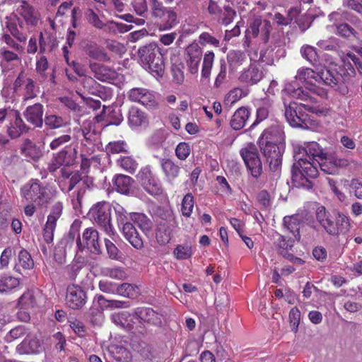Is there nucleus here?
Masks as SVG:
<instances>
[{
  "mask_svg": "<svg viewBox=\"0 0 362 362\" xmlns=\"http://www.w3.org/2000/svg\"><path fill=\"white\" fill-rule=\"evenodd\" d=\"M317 72L310 68H300L297 71L296 78L305 83L306 90L298 86L296 81L288 83L285 85L284 90L291 97L303 101L315 103L316 99L311 96L310 92L317 95L323 96L326 94L322 88L317 87L312 81V79L317 82Z\"/></svg>",
  "mask_w": 362,
  "mask_h": 362,
  "instance_id": "nucleus-1",
  "label": "nucleus"
},
{
  "mask_svg": "<svg viewBox=\"0 0 362 362\" xmlns=\"http://www.w3.org/2000/svg\"><path fill=\"white\" fill-rule=\"evenodd\" d=\"M296 163L291 169L292 182L296 187L310 189L313 186V180L317 177L318 161L310 160L296 153Z\"/></svg>",
  "mask_w": 362,
  "mask_h": 362,
  "instance_id": "nucleus-2",
  "label": "nucleus"
},
{
  "mask_svg": "<svg viewBox=\"0 0 362 362\" xmlns=\"http://www.w3.org/2000/svg\"><path fill=\"white\" fill-rule=\"evenodd\" d=\"M315 215L317 223L332 237L337 238L341 234H346L350 230V220L342 213L338 212L334 217L324 206H319Z\"/></svg>",
  "mask_w": 362,
  "mask_h": 362,
  "instance_id": "nucleus-3",
  "label": "nucleus"
},
{
  "mask_svg": "<svg viewBox=\"0 0 362 362\" xmlns=\"http://www.w3.org/2000/svg\"><path fill=\"white\" fill-rule=\"evenodd\" d=\"M138 56L145 69L154 76H163L165 71V63L160 48L157 44L151 42L138 49Z\"/></svg>",
  "mask_w": 362,
  "mask_h": 362,
  "instance_id": "nucleus-4",
  "label": "nucleus"
},
{
  "mask_svg": "<svg viewBox=\"0 0 362 362\" xmlns=\"http://www.w3.org/2000/svg\"><path fill=\"white\" fill-rule=\"evenodd\" d=\"M115 218L125 239L136 250H141L144 245L141 235L131 222L130 214L120 204L113 205Z\"/></svg>",
  "mask_w": 362,
  "mask_h": 362,
  "instance_id": "nucleus-5",
  "label": "nucleus"
},
{
  "mask_svg": "<svg viewBox=\"0 0 362 362\" xmlns=\"http://www.w3.org/2000/svg\"><path fill=\"white\" fill-rule=\"evenodd\" d=\"M20 194L27 202L35 203L37 206L47 205L53 197L51 187L38 179H31L23 185Z\"/></svg>",
  "mask_w": 362,
  "mask_h": 362,
  "instance_id": "nucleus-6",
  "label": "nucleus"
},
{
  "mask_svg": "<svg viewBox=\"0 0 362 362\" xmlns=\"http://www.w3.org/2000/svg\"><path fill=\"white\" fill-rule=\"evenodd\" d=\"M284 106L286 119L293 127L308 129L312 124L313 120L304 110L310 112L318 113L315 107L308 104L298 105L296 103H290L288 105L284 104Z\"/></svg>",
  "mask_w": 362,
  "mask_h": 362,
  "instance_id": "nucleus-7",
  "label": "nucleus"
},
{
  "mask_svg": "<svg viewBox=\"0 0 362 362\" xmlns=\"http://www.w3.org/2000/svg\"><path fill=\"white\" fill-rule=\"evenodd\" d=\"M111 204L105 201L95 204L89 210L90 220L107 235H115V230L112 224Z\"/></svg>",
  "mask_w": 362,
  "mask_h": 362,
  "instance_id": "nucleus-8",
  "label": "nucleus"
},
{
  "mask_svg": "<svg viewBox=\"0 0 362 362\" xmlns=\"http://www.w3.org/2000/svg\"><path fill=\"white\" fill-rule=\"evenodd\" d=\"M247 172L255 179H258L263 173V167L257 147L252 143L247 144L240 151Z\"/></svg>",
  "mask_w": 362,
  "mask_h": 362,
  "instance_id": "nucleus-9",
  "label": "nucleus"
},
{
  "mask_svg": "<svg viewBox=\"0 0 362 362\" xmlns=\"http://www.w3.org/2000/svg\"><path fill=\"white\" fill-rule=\"evenodd\" d=\"M78 156L77 148L75 147L64 148L57 153H54L47 170L54 177L61 167H71L76 163Z\"/></svg>",
  "mask_w": 362,
  "mask_h": 362,
  "instance_id": "nucleus-10",
  "label": "nucleus"
},
{
  "mask_svg": "<svg viewBox=\"0 0 362 362\" xmlns=\"http://www.w3.org/2000/svg\"><path fill=\"white\" fill-rule=\"evenodd\" d=\"M346 70L338 64H329L328 66L317 71V83L332 88H337L344 83Z\"/></svg>",
  "mask_w": 362,
  "mask_h": 362,
  "instance_id": "nucleus-11",
  "label": "nucleus"
},
{
  "mask_svg": "<svg viewBox=\"0 0 362 362\" xmlns=\"http://www.w3.org/2000/svg\"><path fill=\"white\" fill-rule=\"evenodd\" d=\"M259 147L266 159V162L269 165L270 170L274 173H280L285 145L274 146L267 144H259Z\"/></svg>",
  "mask_w": 362,
  "mask_h": 362,
  "instance_id": "nucleus-12",
  "label": "nucleus"
},
{
  "mask_svg": "<svg viewBox=\"0 0 362 362\" xmlns=\"http://www.w3.org/2000/svg\"><path fill=\"white\" fill-rule=\"evenodd\" d=\"M136 179L144 189L149 194L156 196L162 194L161 184L149 166L142 168L139 171Z\"/></svg>",
  "mask_w": 362,
  "mask_h": 362,
  "instance_id": "nucleus-13",
  "label": "nucleus"
},
{
  "mask_svg": "<svg viewBox=\"0 0 362 362\" xmlns=\"http://www.w3.org/2000/svg\"><path fill=\"white\" fill-rule=\"evenodd\" d=\"M76 245L78 250L83 251L87 249L91 253L99 255L102 252L101 246L99 242V233L93 227L84 230L82 238L78 237Z\"/></svg>",
  "mask_w": 362,
  "mask_h": 362,
  "instance_id": "nucleus-14",
  "label": "nucleus"
},
{
  "mask_svg": "<svg viewBox=\"0 0 362 362\" xmlns=\"http://www.w3.org/2000/svg\"><path fill=\"white\" fill-rule=\"evenodd\" d=\"M272 29L271 23L269 21L262 19L259 17H255L250 22V25L245 31L246 40H250L257 37L260 33L264 42L269 40L270 31Z\"/></svg>",
  "mask_w": 362,
  "mask_h": 362,
  "instance_id": "nucleus-15",
  "label": "nucleus"
},
{
  "mask_svg": "<svg viewBox=\"0 0 362 362\" xmlns=\"http://www.w3.org/2000/svg\"><path fill=\"white\" fill-rule=\"evenodd\" d=\"M87 300L86 292L78 285L71 284L67 286L66 294V304L74 310H78L83 307Z\"/></svg>",
  "mask_w": 362,
  "mask_h": 362,
  "instance_id": "nucleus-16",
  "label": "nucleus"
},
{
  "mask_svg": "<svg viewBox=\"0 0 362 362\" xmlns=\"http://www.w3.org/2000/svg\"><path fill=\"white\" fill-rule=\"evenodd\" d=\"M88 67L95 79L102 82H110L117 78V73L112 67L104 64L90 61Z\"/></svg>",
  "mask_w": 362,
  "mask_h": 362,
  "instance_id": "nucleus-17",
  "label": "nucleus"
},
{
  "mask_svg": "<svg viewBox=\"0 0 362 362\" xmlns=\"http://www.w3.org/2000/svg\"><path fill=\"white\" fill-rule=\"evenodd\" d=\"M259 144L280 146L285 145V134L281 127L273 125L266 129L262 134Z\"/></svg>",
  "mask_w": 362,
  "mask_h": 362,
  "instance_id": "nucleus-18",
  "label": "nucleus"
},
{
  "mask_svg": "<svg viewBox=\"0 0 362 362\" xmlns=\"http://www.w3.org/2000/svg\"><path fill=\"white\" fill-rule=\"evenodd\" d=\"M22 52L0 48V66L3 74H7L18 64H21L19 54Z\"/></svg>",
  "mask_w": 362,
  "mask_h": 362,
  "instance_id": "nucleus-19",
  "label": "nucleus"
},
{
  "mask_svg": "<svg viewBox=\"0 0 362 362\" xmlns=\"http://www.w3.org/2000/svg\"><path fill=\"white\" fill-rule=\"evenodd\" d=\"M186 63L189 71L194 74L197 73L202 57V49L197 43H192L185 49Z\"/></svg>",
  "mask_w": 362,
  "mask_h": 362,
  "instance_id": "nucleus-20",
  "label": "nucleus"
},
{
  "mask_svg": "<svg viewBox=\"0 0 362 362\" xmlns=\"http://www.w3.org/2000/svg\"><path fill=\"white\" fill-rule=\"evenodd\" d=\"M76 81V92L83 100H86V94L97 95L100 84L94 78L88 76Z\"/></svg>",
  "mask_w": 362,
  "mask_h": 362,
  "instance_id": "nucleus-21",
  "label": "nucleus"
},
{
  "mask_svg": "<svg viewBox=\"0 0 362 362\" xmlns=\"http://www.w3.org/2000/svg\"><path fill=\"white\" fill-rule=\"evenodd\" d=\"M303 225L298 215L286 216L283 219L284 232L291 234V238L297 242L300 240V229Z\"/></svg>",
  "mask_w": 362,
  "mask_h": 362,
  "instance_id": "nucleus-22",
  "label": "nucleus"
},
{
  "mask_svg": "<svg viewBox=\"0 0 362 362\" xmlns=\"http://www.w3.org/2000/svg\"><path fill=\"white\" fill-rule=\"evenodd\" d=\"M44 107L37 103L28 106L23 112L26 120L35 127H42L43 125Z\"/></svg>",
  "mask_w": 362,
  "mask_h": 362,
  "instance_id": "nucleus-23",
  "label": "nucleus"
},
{
  "mask_svg": "<svg viewBox=\"0 0 362 362\" xmlns=\"http://www.w3.org/2000/svg\"><path fill=\"white\" fill-rule=\"evenodd\" d=\"M136 319L140 320L141 325L145 323L152 325L156 327H160L162 325V315L154 311L150 308H143L136 309Z\"/></svg>",
  "mask_w": 362,
  "mask_h": 362,
  "instance_id": "nucleus-24",
  "label": "nucleus"
},
{
  "mask_svg": "<svg viewBox=\"0 0 362 362\" xmlns=\"http://www.w3.org/2000/svg\"><path fill=\"white\" fill-rule=\"evenodd\" d=\"M112 182L117 192L124 195H133L134 194L133 189L134 180L130 176L123 174L115 175L112 179Z\"/></svg>",
  "mask_w": 362,
  "mask_h": 362,
  "instance_id": "nucleus-25",
  "label": "nucleus"
},
{
  "mask_svg": "<svg viewBox=\"0 0 362 362\" xmlns=\"http://www.w3.org/2000/svg\"><path fill=\"white\" fill-rule=\"evenodd\" d=\"M154 17L160 20L156 24L160 31L170 30L178 23L177 13L171 8L161 11Z\"/></svg>",
  "mask_w": 362,
  "mask_h": 362,
  "instance_id": "nucleus-26",
  "label": "nucleus"
},
{
  "mask_svg": "<svg viewBox=\"0 0 362 362\" xmlns=\"http://www.w3.org/2000/svg\"><path fill=\"white\" fill-rule=\"evenodd\" d=\"M160 166L166 181L173 185L180 174L181 167L170 158L160 159Z\"/></svg>",
  "mask_w": 362,
  "mask_h": 362,
  "instance_id": "nucleus-27",
  "label": "nucleus"
},
{
  "mask_svg": "<svg viewBox=\"0 0 362 362\" xmlns=\"http://www.w3.org/2000/svg\"><path fill=\"white\" fill-rule=\"evenodd\" d=\"M83 50L87 56L94 60L99 62L110 61V57L105 49L95 42H87L83 47Z\"/></svg>",
  "mask_w": 362,
  "mask_h": 362,
  "instance_id": "nucleus-28",
  "label": "nucleus"
},
{
  "mask_svg": "<svg viewBox=\"0 0 362 362\" xmlns=\"http://www.w3.org/2000/svg\"><path fill=\"white\" fill-rule=\"evenodd\" d=\"M297 153H300L301 156L314 160L325 158L327 154L317 142L308 144L305 147L299 148Z\"/></svg>",
  "mask_w": 362,
  "mask_h": 362,
  "instance_id": "nucleus-29",
  "label": "nucleus"
},
{
  "mask_svg": "<svg viewBox=\"0 0 362 362\" xmlns=\"http://www.w3.org/2000/svg\"><path fill=\"white\" fill-rule=\"evenodd\" d=\"M262 78L263 72L261 69L255 64H250L247 69L241 72L239 80L249 85H254L260 81Z\"/></svg>",
  "mask_w": 362,
  "mask_h": 362,
  "instance_id": "nucleus-30",
  "label": "nucleus"
},
{
  "mask_svg": "<svg viewBox=\"0 0 362 362\" xmlns=\"http://www.w3.org/2000/svg\"><path fill=\"white\" fill-rule=\"evenodd\" d=\"M40 341L35 337L27 336L23 341L17 346L16 351L21 354H37L40 351Z\"/></svg>",
  "mask_w": 362,
  "mask_h": 362,
  "instance_id": "nucleus-31",
  "label": "nucleus"
},
{
  "mask_svg": "<svg viewBox=\"0 0 362 362\" xmlns=\"http://www.w3.org/2000/svg\"><path fill=\"white\" fill-rule=\"evenodd\" d=\"M18 15L26 22V24L35 26L38 22L37 13L35 8L28 4L27 2L23 1L21 7L17 10Z\"/></svg>",
  "mask_w": 362,
  "mask_h": 362,
  "instance_id": "nucleus-32",
  "label": "nucleus"
},
{
  "mask_svg": "<svg viewBox=\"0 0 362 362\" xmlns=\"http://www.w3.org/2000/svg\"><path fill=\"white\" fill-rule=\"evenodd\" d=\"M250 112L248 108L241 107L233 114L230 121V125L234 130L243 129L250 117Z\"/></svg>",
  "mask_w": 362,
  "mask_h": 362,
  "instance_id": "nucleus-33",
  "label": "nucleus"
},
{
  "mask_svg": "<svg viewBox=\"0 0 362 362\" xmlns=\"http://www.w3.org/2000/svg\"><path fill=\"white\" fill-rule=\"evenodd\" d=\"M130 220L133 225L138 226L143 233L147 234L153 228V222L142 213H130Z\"/></svg>",
  "mask_w": 362,
  "mask_h": 362,
  "instance_id": "nucleus-34",
  "label": "nucleus"
},
{
  "mask_svg": "<svg viewBox=\"0 0 362 362\" xmlns=\"http://www.w3.org/2000/svg\"><path fill=\"white\" fill-rule=\"evenodd\" d=\"M128 122L132 127H140L148 122L146 115L138 107H132L129 111Z\"/></svg>",
  "mask_w": 362,
  "mask_h": 362,
  "instance_id": "nucleus-35",
  "label": "nucleus"
},
{
  "mask_svg": "<svg viewBox=\"0 0 362 362\" xmlns=\"http://www.w3.org/2000/svg\"><path fill=\"white\" fill-rule=\"evenodd\" d=\"M43 122L49 129H57L66 127L68 125V122L65 118L52 113H46Z\"/></svg>",
  "mask_w": 362,
  "mask_h": 362,
  "instance_id": "nucleus-36",
  "label": "nucleus"
},
{
  "mask_svg": "<svg viewBox=\"0 0 362 362\" xmlns=\"http://www.w3.org/2000/svg\"><path fill=\"white\" fill-rule=\"evenodd\" d=\"M34 266V262L30 253L25 249H22L18 255V263L15 265L13 269L20 272V267L24 269H30Z\"/></svg>",
  "mask_w": 362,
  "mask_h": 362,
  "instance_id": "nucleus-37",
  "label": "nucleus"
},
{
  "mask_svg": "<svg viewBox=\"0 0 362 362\" xmlns=\"http://www.w3.org/2000/svg\"><path fill=\"white\" fill-rule=\"evenodd\" d=\"M83 139L81 140V153L86 154H93L95 150V145L94 144V134L90 131H83Z\"/></svg>",
  "mask_w": 362,
  "mask_h": 362,
  "instance_id": "nucleus-38",
  "label": "nucleus"
},
{
  "mask_svg": "<svg viewBox=\"0 0 362 362\" xmlns=\"http://www.w3.org/2000/svg\"><path fill=\"white\" fill-rule=\"evenodd\" d=\"M117 164L130 174H134L139 165L137 161L132 156H121L117 160Z\"/></svg>",
  "mask_w": 362,
  "mask_h": 362,
  "instance_id": "nucleus-39",
  "label": "nucleus"
},
{
  "mask_svg": "<svg viewBox=\"0 0 362 362\" xmlns=\"http://www.w3.org/2000/svg\"><path fill=\"white\" fill-rule=\"evenodd\" d=\"M36 305V298L32 291H25L18 299V306L21 309L29 310Z\"/></svg>",
  "mask_w": 362,
  "mask_h": 362,
  "instance_id": "nucleus-40",
  "label": "nucleus"
},
{
  "mask_svg": "<svg viewBox=\"0 0 362 362\" xmlns=\"http://www.w3.org/2000/svg\"><path fill=\"white\" fill-rule=\"evenodd\" d=\"M20 284L18 278L3 274L0 276V292H8L16 288Z\"/></svg>",
  "mask_w": 362,
  "mask_h": 362,
  "instance_id": "nucleus-41",
  "label": "nucleus"
},
{
  "mask_svg": "<svg viewBox=\"0 0 362 362\" xmlns=\"http://www.w3.org/2000/svg\"><path fill=\"white\" fill-rule=\"evenodd\" d=\"M301 56L311 65H315L319 62V55L315 47L305 45L300 48Z\"/></svg>",
  "mask_w": 362,
  "mask_h": 362,
  "instance_id": "nucleus-42",
  "label": "nucleus"
},
{
  "mask_svg": "<svg viewBox=\"0 0 362 362\" xmlns=\"http://www.w3.org/2000/svg\"><path fill=\"white\" fill-rule=\"evenodd\" d=\"M71 141V136L69 134H62L52 139L49 146L52 151H57L64 148H71L72 147L69 144Z\"/></svg>",
  "mask_w": 362,
  "mask_h": 362,
  "instance_id": "nucleus-43",
  "label": "nucleus"
},
{
  "mask_svg": "<svg viewBox=\"0 0 362 362\" xmlns=\"http://www.w3.org/2000/svg\"><path fill=\"white\" fill-rule=\"evenodd\" d=\"M130 313L127 311L120 312L112 315V322L117 325L121 326L122 328L127 331H132V327L128 323V320H130Z\"/></svg>",
  "mask_w": 362,
  "mask_h": 362,
  "instance_id": "nucleus-44",
  "label": "nucleus"
},
{
  "mask_svg": "<svg viewBox=\"0 0 362 362\" xmlns=\"http://www.w3.org/2000/svg\"><path fill=\"white\" fill-rule=\"evenodd\" d=\"M236 16V11L232 8L230 6H224L221 11L218 14V21L223 25H228L230 24L235 16Z\"/></svg>",
  "mask_w": 362,
  "mask_h": 362,
  "instance_id": "nucleus-45",
  "label": "nucleus"
},
{
  "mask_svg": "<svg viewBox=\"0 0 362 362\" xmlns=\"http://www.w3.org/2000/svg\"><path fill=\"white\" fill-rule=\"evenodd\" d=\"M279 238L276 241V246L279 250V253L287 252L291 250L296 240L291 238V236L288 235H281L278 234Z\"/></svg>",
  "mask_w": 362,
  "mask_h": 362,
  "instance_id": "nucleus-46",
  "label": "nucleus"
},
{
  "mask_svg": "<svg viewBox=\"0 0 362 362\" xmlns=\"http://www.w3.org/2000/svg\"><path fill=\"white\" fill-rule=\"evenodd\" d=\"M84 17L87 23L93 28L98 30L103 29V21L92 8H88L85 11Z\"/></svg>",
  "mask_w": 362,
  "mask_h": 362,
  "instance_id": "nucleus-47",
  "label": "nucleus"
},
{
  "mask_svg": "<svg viewBox=\"0 0 362 362\" xmlns=\"http://www.w3.org/2000/svg\"><path fill=\"white\" fill-rule=\"evenodd\" d=\"M137 289L138 287L136 285L123 283L117 284L116 294L127 298H134L137 293Z\"/></svg>",
  "mask_w": 362,
  "mask_h": 362,
  "instance_id": "nucleus-48",
  "label": "nucleus"
},
{
  "mask_svg": "<svg viewBox=\"0 0 362 362\" xmlns=\"http://www.w3.org/2000/svg\"><path fill=\"white\" fill-rule=\"evenodd\" d=\"M318 166L321 170L329 175H337V167L334 166L333 160H331V156L326 155L325 158L317 160Z\"/></svg>",
  "mask_w": 362,
  "mask_h": 362,
  "instance_id": "nucleus-49",
  "label": "nucleus"
},
{
  "mask_svg": "<svg viewBox=\"0 0 362 362\" xmlns=\"http://www.w3.org/2000/svg\"><path fill=\"white\" fill-rule=\"evenodd\" d=\"M101 273L103 276L117 280H124L127 276L124 269L121 267L103 268L101 271Z\"/></svg>",
  "mask_w": 362,
  "mask_h": 362,
  "instance_id": "nucleus-50",
  "label": "nucleus"
},
{
  "mask_svg": "<svg viewBox=\"0 0 362 362\" xmlns=\"http://www.w3.org/2000/svg\"><path fill=\"white\" fill-rule=\"evenodd\" d=\"M337 34L346 39H350L351 37H358V33L348 23L337 25Z\"/></svg>",
  "mask_w": 362,
  "mask_h": 362,
  "instance_id": "nucleus-51",
  "label": "nucleus"
},
{
  "mask_svg": "<svg viewBox=\"0 0 362 362\" xmlns=\"http://www.w3.org/2000/svg\"><path fill=\"white\" fill-rule=\"evenodd\" d=\"M127 144L124 141H116L108 143L105 146L107 155L127 152Z\"/></svg>",
  "mask_w": 362,
  "mask_h": 362,
  "instance_id": "nucleus-52",
  "label": "nucleus"
},
{
  "mask_svg": "<svg viewBox=\"0 0 362 362\" xmlns=\"http://www.w3.org/2000/svg\"><path fill=\"white\" fill-rule=\"evenodd\" d=\"M1 40L4 42L6 45L2 46L1 48H6L8 50L23 52L24 47L19 43H18L14 38H13L8 34H4L1 37Z\"/></svg>",
  "mask_w": 362,
  "mask_h": 362,
  "instance_id": "nucleus-53",
  "label": "nucleus"
},
{
  "mask_svg": "<svg viewBox=\"0 0 362 362\" xmlns=\"http://www.w3.org/2000/svg\"><path fill=\"white\" fill-rule=\"evenodd\" d=\"M214 60V53L208 52L204 56L202 76L204 78H208L210 75L211 70Z\"/></svg>",
  "mask_w": 362,
  "mask_h": 362,
  "instance_id": "nucleus-54",
  "label": "nucleus"
},
{
  "mask_svg": "<svg viewBox=\"0 0 362 362\" xmlns=\"http://www.w3.org/2000/svg\"><path fill=\"white\" fill-rule=\"evenodd\" d=\"M156 238L160 245H166L171 239L170 229L165 226L160 225L156 230Z\"/></svg>",
  "mask_w": 362,
  "mask_h": 362,
  "instance_id": "nucleus-55",
  "label": "nucleus"
},
{
  "mask_svg": "<svg viewBox=\"0 0 362 362\" xmlns=\"http://www.w3.org/2000/svg\"><path fill=\"white\" fill-rule=\"evenodd\" d=\"M194 208V199L190 193H187L182 201L181 211L184 216L188 218L191 216Z\"/></svg>",
  "mask_w": 362,
  "mask_h": 362,
  "instance_id": "nucleus-56",
  "label": "nucleus"
},
{
  "mask_svg": "<svg viewBox=\"0 0 362 362\" xmlns=\"http://www.w3.org/2000/svg\"><path fill=\"white\" fill-rule=\"evenodd\" d=\"M317 45L326 51H337L339 48V40L336 37L321 40L317 42Z\"/></svg>",
  "mask_w": 362,
  "mask_h": 362,
  "instance_id": "nucleus-57",
  "label": "nucleus"
},
{
  "mask_svg": "<svg viewBox=\"0 0 362 362\" xmlns=\"http://www.w3.org/2000/svg\"><path fill=\"white\" fill-rule=\"evenodd\" d=\"M291 331L296 333L300 321V312L297 307L291 308L288 315Z\"/></svg>",
  "mask_w": 362,
  "mask_h": 362,
  "instance_id": "nucleus-58",
  "label": "nucleus"
},
{
  "mask_svg": "<svg viewBox=\"0 0 362 362\" xmlns=\"http://www.w3.org/2000/svg\"><path fill=\"white\" fill-rule=\"evenodd\" d=\"M7 28L11 35L19 42H25L27 40V32L16 27L14 23H8Z\"/></svg>",
  "mask_w": 362,
  "mask_h": 362,
  "instance_id": "nucleus-59",
  "label": "nucleus"
},
{
  "mask_svg": "<svg viewBox=\"0 0 362 362\" xmlns=\"http://www.w3.org/2000/svg\"><path fill=\"white\" fill-rule=\"evenodd\" d=\"M23 153L33 159L39 158V151L36 146L29 139H27L21 148Z\"/></svg>",
  "mask_w": 362,
  "mask_h": 362,
  "instance_id": "nucleus-60",
  "label": "nucleus"
},
{
  "mask_svg": "<svg viewBox=\"0 0 362 362\" xmlns=\"http://www.w3.org/2000/svg\"><path fill=\"white\" fill-rule=\"evenodd\" d=\"M61 103L72 111L76 115H80L82 112V107L76 103L73 99L68 97H62L59 98Z\"/></svg>",
  "mask_w": 362,
  "mask_h": 362,
  "instance_id": "nucleus-61",
  "label": "nucleus"
},
{
  "mask_svg": "<svg viewBox=\"0 0 362 362\" xmlns=\"http://www.w3.org/2000/svg\"><path fill=\"white\" fill-rule=\"evenodd\" d=\"M63 205L60 202H56L51 209L50 214L47 216V221L57 224V220L62 214Z\"/></svg>",
  "mask_w": 362,
  "mask_h": 362,
  "instance_id": "nucleus-62",
  "label": "nucleus"
},
{
  "mask_svg": "<svg viewBox=\"0 0 362 362\" xmlns=\"http://www.w3.org/2000/svg\"><path fill=\"white\" fill-rule=\"evenodd\" d=\"M105 243L107 252L110 259L119 260L122 258V253L112 241L108 239H105Z\"/></svg>",
  "mask_w": 362,
  "mask_h": 362,
  "instance_id": "nucleus-63",
  "label": "nucleus"
},
{
  "mask_svg": "<svg viewBox=\"0 0 362 362\" xmlns=\"http://www.w3.org/2000/svg\"><path fill=\"white\" fill-rule=\"evenodd\" d=\"M110 124L118 126L123 121V116L120 109L110 108L107 114Z\"/></svg>",
  "mask_w": 362,
  "mask_h": 362,
  "instance_id": "nucleus-64",
  "label": "nucleus"
}]
</instances>
